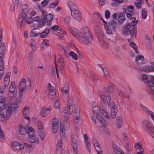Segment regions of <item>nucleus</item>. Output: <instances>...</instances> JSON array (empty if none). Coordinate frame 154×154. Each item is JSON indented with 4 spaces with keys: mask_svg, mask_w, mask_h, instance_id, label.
Wrapping results in <instances>:
<instances>
[{
    "mask_svg": "<svg viewBox=\"0 0 154 154\" xmlns=\"http://www.w3.org/2000/svg\"><path fill=\"white\" fill-rule=\"evenodd\" d=\"M58 2L59 0H57L56 1L51 3L49 5V8L51 9L54 8L58 4Z\"/></svg>",
    "mask_w": 154,
    "mask_h": 154,
    "instance_id": "c9c22d12",
    "label": "nucleus"
},
{
    "mask_svg": "<svg viewBox=\"0 0 154 154\" xmlns=\"http://www.w3.org/2000/svg\"><path fill=\"white\" fill-rule=\"evenodd\" d=\"M28 132L29 136L28 138V142L32 143H38L39 139L35 136L34 129L32 128V130H30Z\"/></svg>",
    "mask_w": 154,
    "mask_h": 154,
    "instance_id": "0eeeda50",
    "label": "nucleus"
},
{
    "mask_svg": "<svg viewBox=\"0 0 154 154\" xmlns=\"http://www.w3.org/2000/svg\"><path fill=\"white\" fill-rule=\"evenodd\" d=\"M134 7L132 5L128 6L125 5L123 6L122 11L124 13H125L126 17L128 18H130L131 16L134 15L135 13L133 12Z\"/></svg>",
    "mask_w": 154,
    "mask_h": 154,
    "instance_id": "7ed1b4c3",
    "label": "nucleus"
},
{
    "mask_svg": "<svg viewBox=\"0 0 154 154\" xmlns=\"http://www.w3.org/2000/svg\"><path fill=\"white\" fill-rule=\"evenodd\" d=\"M53 15L52 14H48L46 17V20H49L52 21L53 19Z\"/></svg>",
    "mask_w": 154,
    "mask_h": 154,
    "instance_id": "864d4df0",
    "label": "nucleus"
},
{
    "mask_svg": "<svg viewBox=\"0 0 154 154\" xmlns=\"http://www.w3.org/2000/svg\"><path fill=\"white\" fill-rule=\"evenodd\" d=\"M26 17V14L25 10H23V11L20 13L19 17L17 19V24L19 26H23L26 24V22L25 19Z\"/></svg>",
    "mask_w": 154,
    "mask_h": 154,
    "instance_id": "20e7f679",
    "label": "nucleus"
},
{
    "mask_svg": "<svg viewBox=\"0 0 154 154\" xmlns=\"http://www.w3.org/2000/svg\"><path fill=\"white\" fill-rule=\"evenodd\" d=\"M118 21L120 24H122L125 20V13H120L118 14Z\"/></svg>",
    "mask_w": 154,
    "mask_h": 154,
    "instance_id": "4be33fe9",
    "label": "nucleus"
},
{
    "mask_svg": "<svg viewBox=\"0 0 154 154\" xmlns=\"http://www.w3.org/2000/svg\"><path fill=\"white\" fill-rule=\"evenodd\" d=\"M132 26L130 24H128L124 26L122 30V32L124 35H125L129 34V29Z\"/></svg>",
    "mask_w": 154,
    "mask_h": 154,
    "instance_id": "412c9836",
    "label": "nucleus"
},
{
    "mask_svg": "<svg viewBox=\"0 0 154 154\" xmlns=\"http://www.w3.org/2000/svg\"><path fill=\"white\" fill-rule=\"evenodd\" d=\"M136 14H134V15L131 16L130 19V20L132 23H129L128 24H130V25L132 26H135L138 22L137 20H136Z\"/></svg>",
    "mask_w": 154,
    "mask_h": 154,
    "instance_id": "aec40b11",
    "label": "nucleus"
},
{
    "mask_svg": "<svg viewBox=\"0 0 154 154\" xmlns=\"http://www.w3.org/2000/svg\"><path fill=\"white\" fill-rule=\"evenodd\" d=\"M71 20V17L69 16H67L64 18V22L67 24H69Z\"/></svg>",
    "mask_w": 154,
    "mask_h": 154,
    "instance_id": "49530a36",
    "label": "nucleus"
},
{
    "mask_svg": "<svg viewBox=\"0 0 154 154\" xmlns=\"http://www.w3.org/2000/svg\"><path fill=\"white\" fill-rule=\"evenodd\" d=\"M146 112L149 115L151 116V117L152 119L154 117L153 113L151 110L148 109Z\"/></svg>",
    "mask_w": 154,
    "mask_h": 154,
    "instance_id": "774afa93",
    "label": "nucleus"
},
{
    "mask_svg": "<svg viewBox=\"0 0 154 154\" xmlns=\"http://www.w3.org/2000/svg\"><path fill=\"white\" fill-rule=\"evenodd\" d=\"M130 46L131 47L133 48L134 50L136 53L137 54H138L139 53V52L137 50V46L136 44L134 42H130Z\"/></svg>",
    "mask_w": 154,
    "mask_h": 154,
    "instance_id": "c85d7f7f",
    "label": "nucleus"
},
{
    "mask_svg": "<svg viewBox=\"0 0 154 154\" xmlns=\"http://www.w3.org/2000/svg\"><path fill=\"white\" fill-rule=\"evenodd\" d=\"M50 33V29H46L45 31H43L41 33L40 36L42 38H45Z\"/></svg>",
    "mask_w": 154,
    "mask_h": 154,
    "instance_id": "c756f323",
    "label": "nucleus"
},
{
    "mask_svg": "<svg viewBox=\"0 0 154 154\" xmlns=\"http://www.w3.org/2000/svg\"><path fill=\"white\" fill-rule=\"evenodd\" d=\"M89 74L91 79L94 81H97L98 80L97 78L93 73L90 72H89Z\"/></svg>",
    "mask_w": 154,
    "mask_h": 154,
    "instance_id": "c03bdc74",
    "label": "nucleus"
},
{
    "mask_svg": "<svg viewBox=\"0 0 154 154\" xmlns=\"http://www.w3.org/2000/svg\"><path fill=\"white\" fill-rule=\"evenodd\" d=\"M94 29L95 34L98 40H99L100 39H101V38H103V36L104 35L101 28L99 26L95 25L94 26Z\"/></svg>",
    "mask_w": 154,
    "mask_h": 154,
    "instance_id": "6e6552de",
    "label": "nucleus"
},
{
    "mask_svg": "<svg viewBox=\"0 0 154 154\" xmlns=\"http://www.w3.org/2000/svg\"><path fill=\"white\" fill-rule=\"evenodd\" d=\"M88 152H90L91 150V144L89 142L85 143Z\"/></svg>",
    "mask_w": 154,
    "mask_h": 154,
    "instance_id": "6e6d98bb",
    "label": "nucleus"
},
{
    "mask_svg": "<svg viewBox=\"0 0 154 154\" xmlns=\"http://www.w3.org/2000/svg\"><path fill=\"white\" fill-rule=\"evenodd\" d=\"M137 26H132L130 28L128 34L131 35V37L135 38L137 35Z\"/></svg>",
    "mask_w": 154,
    "mask_h": 154,
    "instance_id": "4468645a",
    "label": "nucleus"
},
{
    "mask_svg": "<svg viewBox=\"0 0 154 154\" xmlns=\"http://www.w3.org/2000/svg\"><path fill=\"white\" fill-rule=\"evenodd\" d=\"M105 16L106 18L109 19L110 17V13L109 10H106L105 13Z\"/></svg>",
    "mask_w": 154,
    "mask_h": 154,
    "instance_id": "13d9d810",
    "label": "nucleus"
},
{
    "mask_svg": "<svg viewBox=\"0 0 154 154\" xmlns=\"http://www.w3.org/2000/svg\"><path fill=\"white\" fill-rule=\"evenodd\" d=\"M68 6L71 11L75 10H77V7L75 3L72 1L69 0L67 2Z\"/></svg>",
    "mask_w": 154,
    "mask_h": 154,
    "instance_id": "a211bd4d",
    "label": "nucleus"
},
{
    "mask_svg": "<svg viewBox=\"0 0 154 154\" xmlns=\"http://www.w3.org/2000/svg\"><path fill=\"white\" fill-rule=\"evenodd\" d=\"M97 118L98 120L103 124V127H105L106 126V123L104 118L100 115H98V113L97 114Z\"/></svg>",
    "mask_w": 154,
    "mask_h": 154,
    "instance_id": "393cba45",
    "label": "nucleus"
},
{
    "mask_svg": "<svg viewBox=\"0 0 154 154\" xmlns=\"http://www.w3.org/2000/svg\"><path fill=\"white\" fill-rule=\"evenodd\" d=\"M101 38V39H100L98 40L102 47L104 49H106L108 48L109 46V44L108 42L104 40V36H103V38Z\"/></svg>",
    "mask_w": 154,
    "mask_h": 154,
    "instance_id": "dca6fc26",
    "label": "nucleus"
},
{
    "mask_svg": "<svg viewBox=\"0 0 154 154\" xmlns=\"http://www.w3.org/2000/svg\"><path fill=\"white\" fill-rule=\"evenodd\" d=\"M68 105H70L73 106V98L72 97H70L67 100Z\"/></svg>",
    "mask_w": 154,
    "mask_h": 154,
    "instance_id": "603ef678",
    "label": "nucleus"
},
{
    "mask_svg": "<svg viewBox=\"0 0 154 154\" xmlns=\"http://www.w3.org/2000/svg\"><path fill=\"white\" fill-rule=\"evenodd\" d=\"M117 23L114 20H112L109 23V25L107 24L106 26L105 25L104 28L108 34H111L113 32H115V24Z\"/></svg>",
    "mask_w": 154,
    "mask_h": 154,
    "instance_id": "39448f33",
    "label": "nucleus"
},
{
    "mask_svg": "<svg viewBox=\"0 0 154 154\" xmlns=\"http://www.w3.org/2000/svg\"><path fill=\"white\" fill-rule=\"evenodd\" d=\"M37 29L36 28H34L31 29L30 33V35L31 37H35L39 34L40 32L38 30H36Z\"/></svg>",
    "mask_w": 154,
    "mask_h": 154,
    "instance_id": "b1692460",
    "label": "nucleus"
},
{
    "mask_svg": "<svg viewBox=\"0 0 154 154\" xmlns=\"http://www.w3.org/2000/svg\"><path fill=\"white\" fill-rule=\"evenodd\" d=\"M71 144L73 148V150L76 154H77L78 148L77 147V142L76 140L75 139L73 134H72L71 135Z\"/></svg>",
    "mask_w": 154,
    "mask_h": 154,
    "instance_id": "f8f14e48",
    "label": "nucleus"
},
{
    "mask_svg": "<svg viewBox=\"0 0 154 154\" xmlns=\"http://www.w3.org/2000/svg\"><path fill=\"white\" fill-rule=\"evenodd\" d=\"M71 12V15L73 18L79 21H81L82 17L80 12L78 9L75 10Z\"/></svg>",
    "mask_w": 154,
    "mask_h": 154,
    "instance_id": "1a4fd4ad",
    "label": "nucleus"
},
{
    "mask_svg": "<svg viewBox=\"0 0 154 154\" xmlns=\"http://www.w3.org/2000/svg\"><path fill=\"white\" fill-rule=\"evenodd\" d=\"M142 78L143 81L145 82H147L148 80V78L147 75L144 74L142 75Z\"/></svg>",
    "mask_w": 154,
    "mask_h": 154,
    "instance_id": "4d7b16f0",
    "label": "nucleus"
},
{
    "mask_svg": "<svg viewBox=\"0 0 154 154\" xmlns=\"http://www.w3.org/2000/svg\"><path fill=\"white\" fill-rule=\"evenodd\" d=\"M5 47L4 43H2L0 46V54L5 55Z\"/></svg>",
    "mask_w": 154,
    "mask_h": 154,
    "instance_id": "2f4dec72",
    "label": "nucleus"
},
{
    "mask_svg": "<svg viewBox=\"0 0 154 154\" xmlns=\"http://www.w3.org/2000/svg\"><path fill=\"white\" fill-rule=\"evenodd\" d=\"M140 106L142 109L145 112H146V111L148 110V108L147 107H146L144 106L141 103H140Z\"/></svg>",
    "mask_w": 154,
    "mask_h": 154,
    "instance_id": "69168bd1",
    "label": "nucleus"
},
{
    "mask_svg": "<svg viewBox=\"0 0 154 154\" xmlns=\"http://www.w3.org/2000/svg\"><path fill=\"white\" fill-rule=\"evenodd\" d=\"M70 32L73 35L76 37L80 42L83 44L88 45L91 43L93 40V38L87 27H84L80 32L75 28L70 27Z\"/></svg>",
    "mask_w": 154,
    "mask_h": 154,
    "instance_id": "f257e3e1",
    "label": "nucleus"
},
{
    "mask_svg": "<svg viewBox=\"0 0 154 154\" xmlns=\"http://www.w3.org/2000/svg\"><path fill=\"white\" fill-rule=\"evenodd\" d=\"M112 1L115 2H116L111 3V5H112L115 7H117L118 5L117 4H120L122 3V0H112Z\"/></svg>",
    "mask_w": 154,
    "mask_h": 154,
    "instance_id": "79ce46f5",
    "label": "nucleus"
},
{
    "mask_svg": "<svg viewBox=\"0 0 154 154\" xmlns=\"http://www.w3.org/2000/svg\"><path fill=\"white\" fill-rule=\"evenodd\" d=\"M58 61L59 68L61 71L63 69L65 65L64 60L62 57H60L58 60Z\"/></svg>",
    "mask_w": 154,
    "mask_h": 154,
    "instance_id": "6ab92c4d",
    "label": "nucleus"
},
{
    "mask_svg": "<svg viewBox=\"0 0 154 154\" xmlns=\"http://www.w3.org/2000/svg\"><path fill=\"white\" fill-rule=\"evenodd\" d=\"M41 45L42 48H46L47 46H49V42L48 40L45 39L43 40L41 44Z\"/></svg>",
    "mask_w": 154,
    "mask_h": 154,
    "instance_id": "f704fd0d",
    "label": "nucleus"
},
{
    "mask_svg": "<svg viewBox=\"0 0 154 154\" xmlns=\"http://www.w3.org/2000/svg\"><path fill=\"white\" fill-rule=\"evenodd\" d=\"M99 95L101 99V101L104 103H106V101L105 98V96L103 92L99 91Z\"/></svg>",
    "mask_w": 154,
    "mask_h": 154,
    "instance_id": "7c9ffc66",
    "label": "nucleus"
},
{
    "mask_svg": "<svg viewBox=\"0 0 154 154\" xmlns=\"http://www.w3.org/2000/svg\"><path fill=\"white\" fill-rule=\"evenodd\" d=\"M2 108H1V106H0V115L1 116V117L2 119H4L5 118V116L3 112V111Z\"/></svg>",
    "mask_w": 154,
    "mask_h": 154,
    "instance_id": "bf43d9fd",
    "label": "nucleus"
},
{
    "mask_svg": "<svg viewBox=\"0 0 154 154\" xmlns=\"http://www.w3.org/2000/svg\"><path fill=\"white\" fill-rule=\"evenodd\" d=\"M50 0H43L42 2L41 5L42 7L44 8L47 5L48 3Z\"/></svg>",
    "mask_w": 154,
    "mask_h": 154,
    "instance_id": "de8ad7c7",
    "label": "nucleus"
},
{
    "mask_svg": "<svg viewBox=\"0 0 154 154\" xmlns=\"http://www.w3.org/2000/svg\"><path fill=\"white\" fill-rule=\"evenodd\" d=\"M38 134L41 139L42 140H43L45 137L44 130H41L38 131Z\"/></svg>",
    "mask_w": 154,
    "mask_h": 154,
    "instance_id": "72a5a7b5",
    "label": "nucleus"
},
{
    "mask_svg": "<svg viewBox=\"0 0 154 154\" xmlns=\"http://www.w3.org/2000/svg\"><path fill=\"white\" fill-rule=\"evenodd\" d=\"M69 90V86L68 85H65V86H63L61 89V91L64 93L65 94H66L67 93L68 91Z\"/></svg>",
    "mask_w": 154,
    "mask_h": 154,
    "instance_id": "a19ab883",
    "label": "nucleus"
},
{
    "mask_svg": "<svg viewBox=\"0 0 154 154\" xmlns=\"http://www.w3.org/2000/svg\"><path fill=\"white\" fill-rule=\"evenodd\" d=\"M58 127V125H52V130L54 133H56L57 132Z\"/></svg>",
    "mask_w": 154,
    "mask_h": 154,
    "instance_id": "0e129e2a",
    "label": "nucleus"
},
{
    "mask_svg": "<svg viewBox=\"0 0 154 154\" xmlns=\"http://www.w3.org/2000/svg\"><path fill=\"white\" fill-rule=\"evenodd\" d=\"M12 146L14 149L18 150L22 149L24 148L23 145L16 141H14L12 143Z\"/></svg>",
    "mask_w": 154,
    "mask_h": 154,
    "instance_id": "ddd939ff",
    "label": "nucleus"
},
{
    "mask_svg": "<svg viewBox=\"0 0 154 154\" xmlns=\"http://www.w3.org/2000/svg\"><path fill=\"white\" fill-rule=\"evenodd\" d=\"M27 14H26V16ZM26 22L29 24L32 23L34 21V19L30 16L29 18H27V17L25 19Z\"/></svg>",
    "mask_w": 154,
    "mask_h": 154,
    "instance_id": "a18cd8bd",
    "label": "nucleus"
},
{
    "mask_svg": "<svg viewBox=\"0 0 154 154\" xmlns=\"http://www.w3.org/2000/svg\"><path fill=\"white\" fill-rule=\"evenodd\" d=\"M109 107H111V109H118L117 106L116 104L113 101L110 103Z\"/></svg>",
    "mask_w": 154,
    "mask_h": 154,
    "instance_id": "37998d69",
    "label": "nucleus"
},
{
    "mask_svg": "<svg viewBox=\"0 0 154 154\" xmlns=\"http://www.w3.org/2000/svg\"><path fill=\"white\" fill-rule=\"evenodd\" d=\"M144 60V57L141 55H139L137 56L136 57V61L137 62L138 61L140 60L141 61H143Z\"/></svg>",
    "mask_w": 154,
    "mask_h": 154,
    "instance_id": "3c124183",
    "label": "nucleus"
},
{
    "mask_svg": "<svg viewBox=\"0 0 154 154\" xmlns=\"http://www.w3.org/2000/svg\"><path fill=\"white\" fill-rule=\"evenodd\" d=\"M151 66H146L141 68V70L147 72H154V62H151Z\"/></svg>",
    "mask_w": 154,
    "mask_h": 154,
    "instance_id": "9d476101",
    "label": "nucleus"
},
{
    "mask_svg": "<svg viewBox=\"0 0 154 154\" xmlns=\"http://www.w3.org/2000/svg\"><path fill=\"white\" fill-rule=\"evenodd\" d=\"M62 146L63 144L62 140L60 139L58 140L56 146V149L60 151L62 150Z\"/></svg>",
    "mask_w": 154,
    "mask_h": 154,
    "instance_id": "bb28decb",
    "label": "nucleus"
},
{
    "mask_svg": "<svg viewBox=\"0 0 154 154\" xmlns=\"http://www.w3.org/2000/svg\"><path fill=\"white\" fill-rule=\"evenodd\" d=\"M51 108V106L50 105L48 106V108H46V107H44L41 111V115L42 117H44L46 115L47 113H49Z\"/></svg>",
    "mask_w": 154,
    "mask_h": 154,
    "instance_id": "f3484780",
    "label": "nucleus"
},
{
    "mask_svg": "<svg viewBox=\"0 0 154 154\" xmlns=\"http://www.w3.org/2000/svg\"><path fill=\"white\" fill-rule=\"evenodd\" d=\"M142 126L143 130L149 135L154 138V128L146 120L142 122Z\"/></svg>",
    "mask_w": 154,
    "mask_h": 154,
    "instance_id": "f03ea898",
    "label": "nucleus"
},
{
    "mask_svg": "<svg viewBox=\"0 0 154 154\" xmlns=\"http://www.w3.org/2000/svg\"><path fill=\"white\" fill-rule=\"evenodd\" d=\"M30 130H32V128L29 126H27L23 127L22 124H20L19 125L18 130L20 134H22L24 131L28 134V132L30 131Z\"/></svg>",
    "mask_w": 154,
    "mask_h": 154,
    "instance_id": "9b49d317",
    "label": "nucleus"
},
{
    "mask_svg": "<svg viewBox=\"0 0 154 154\" xmlns=\"http://www.w3.org/2000/svg\"><path fill=\"white\" fill-rule=\"evenodd\" d=\"M73 106L70 105H68L67 107H65L63 111V112H68L70 114L72 113Z\"/></svg>",
    "mask_w": 154,
    "mask_h": 154,
    "instance_id": "5701e85b",
    "label": "nucleus"
},
{
    "mask_svg": "<svg viewBox=\"0 0 154 154\" xmlns=\"http://www.w3.org/2000/svg\"><path fill=\"white\" fill-rule=\"evenodd\" d=\"M80 117V112H77V113H74V119L73 120L74 123H76L77 122L79 121V118Z\"/></svg>",
    "mask_w": 154,
    "mask_h": 154,
    "instance_id": "cd10ccee",
    "label": "nucleus"
},
{
    "mask_svg": "<svg viewBox=\"0 0 154 154\" xmlns=\"http://www.w3.org/2000/svg\"><path fill=\"white\" fill-rule=\"evenodd\" d=\"M123 135L124 137V141L126 142V144H128V143H129V141L127 135L126 133H124L123 134Z\"/></svg>",
    "mask_w": 154,
    "mask_h": 154,
    "instance_id": "09e8293b",
    "label": "nucleus"
},
{
    "mask_svg": "<svg viewBox=\"0 0 154 154\" xmlns=\"http://www.w3.org/2000/svg\"><path fill=\"white\" fill-rule=\"evenodd\" d=\"M6 98L3 96L0 97V104L3 105V109H4L7 106V105L5 104L6 102Z\"/></svg>",
    "mask_w": 154,
    "mask_h": 154,
    "instance_id": "473e14b6",
    "label": "nucleus"
},
{
    "mask_svg": "<svg viewBox=\"0 0 154 154\" xmlns=\"http://www.w3.org/2000/svg\"><path fill=\"white\" fill-rule=\"evenodd\" d=\"M37 125L39 131L41 130H43V125L41 122H38L37 124Z\"/></svg>",
    "mask_w": 154,
    "mask_h": 154,
    "instance_id": "052dcab7",
    "label": "nucleus"
},
{
    "mask_svg": "<svg viewBox=\"0 0 154 154\" xmlns=\"http://www.w3.org/2000/svg\"><path fill=\"white\" fill-rule=\"evenodd\" d=\"M111 114V116L113 119L115 118L116 113L118 111V109H110Z\"/></svg>",
    "mask_w": 154,
    "mask_h": 154,
    "instance_id": "58836bf2",
    "label": "nucleus"
},
{
    "mask_svg": "<svg viewBox=\"0 0 154 154\" xmlns=\"http://www.w3.org/2000/svg\"><path fill=\"white\" fill-rule=\"evenodd\" d=\"M106 101H107L108 105L109 106L110 103L111 102V95L110 94H106Z\"/></svg>",
    "mask_w": 154,
    "mask_h": 154,
    "instance_id": "ea45409f",
    "label": "nucleus"
},
{
    "mask_svg": "<svg viewBox=\"0 0 154 154\" xmlns=\"http://www.w3.org/2000/svg\"><path fill=\"white\" fill-rule=\"evenodd\" d=\"M147 16V12L145 8H143L142 10V17L143 19L146 18Z\"/></svg>",
    "mask_w": 154,
    "mask_h": 154,
    "instance_id": "e433bc0d",
    "label": "nucleus"
},
{
    "mask_svg": "<svg viewBox=\"0 0 154 154\" xmlns=\"http://www.w3.org/2000/svg\"><path fill=\"white\" fill-rule=\"evenodd\" d=\"M37 8L39 9V10L40 11L42 14V16H44V17L42 18L41 22L38 23V26L39 27L41 28L43 26L45 25L46 20L47 13L46 11L43 10L39 5H37Z\"/></svg>",
    "mask_w": 154,
    "mask_h": 154,
    "instance_id": "423d86ee",
    "label": "nucleus"
},
{
    "mask_svg": "<svg viewBox=\"0 0 154 154\" xmlns=\"http://www.w3.org/2000/svg\"><path fill=\"white\" fill-rule=\"evenodd\" d=\"M16 89L15 84V81H13L11 82L10 86L9 91L11 93H14Z\"/></svg>",
    "mask_w": 154,
    "mask_h": 154,
    "instance_id": "a878e982",
    "label": "nucleus"
},
{
    "mask_svg": "<svg viewBox=\"0 0 154 154\" xmlns=\"http://www.w3.org/2000/svg\"><path fill=\"white\" fill-rule=\"evenodd\" d=\"M59 103L58 101L55 99L54 100V105L55 108H58L59 107Z\"/></svg>",
    "mask_w": 154,
    "mask_h": 154,
    "instance_id": "338daca9",
    "label": "nucleus"
},
{
    "mask_svg": "<svg viewBox=\"0 0 154 154\" xmlns=\"http://www.w3.org/2000/svg\"><path fill=\"white\" fill-rule=\"evenodd\" d=\"M153 79L152 78V79H151V80L148 81L147 82L149 87H153L154 84L152 81Z\"/></svg>",
    "mask_w": 154,
    "mask_h": 154,
    "instance_id": "680f3d73",
    "label": "nucleus"
},
{
    "mask_svg": "<svg viewBox=\"0 0 154 154\" xmlns=\"http://www.w3.org/2000/svg\"><path fill=\"white\" fill-rule=\"evenodd\" d=\"M69 55L71 56L72 58L75 60H77L78 58V57L77 54L72 51H71L69 53Z\"/></svg>",
    "mask_w": 154,
    "mask_h": 154,
    "instance_id": "4c0bfd02",
    "label": "nucleus"
},
{
    "mask_svg": "<svg viewBox=\"0 0 154 154\" xmlns=\"http://www.w3.org/2000/svg\"><path fill=\"white\" fill-rule=\"evenodd\" d=\"M26 88V80L24 78H22L20 82L19 86V91H24Z\"/></svg>",
    "mask_w": 154,
    "mask_h": 154,
    "instance_id": "2eb2a0df",
    "label": "nucleus"
},
{
    "mask_svg": "<svg viewBox=\"0 0 154 154\" xmlns=\"http://www.w3.org/2000/svg\"><path fill=\"white\" fill-rule=\"evenodd\" d=\"M141 4L142 2L141 1L138 2H135L134 3V5L138 9H140L141 8Z\"/></svg>",
    "mask_w": 154,
    "mask_h": 154,
    "instance_id": "8fccbe9b",
    "label": "nucleus"
},
{
    "mask_svg": "<svg viewBox=\"0 0 154 154\" xmlns=\"http://www.w3.org/2000/svg\"><path fill=\"white\" fill-rule=\"evenodd\" d=\"M95 149L98 154H102V151L100 146L96 147Z\"/></svg>",
    "mask_w": 154,
    "mask_h": 154,
    "instance_id": "e2e57ef3",
    "label": "nucleus"
},
{
    "mask_svg": "<svg viewBox=\"0 0 154 154\" xmlns=\"http://www.w3.org/2000/svg\"><path fill=\"white\" fill-rule=\"evenodd\" d=\"M102 113L105 118H107L108 119H109L110 118V116L104 110H102Z\"/></svg>",
    "mask_w": 154,
    "mask_h": 154,
    "instance_id": "5fc2aeb1",
    "label": "nucleus"
}]
</instances>
